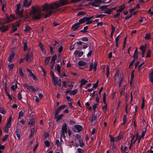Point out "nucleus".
Segmentation results:
<instances>
[{
    "label": "nucleus",
    "instance_id": "f257e3e1",
    "mask_svg": "<svg viewBox=\"0 0 153 153\" xmlns=\"http://www.w3.org/2000/svg\"><path fill=\"white\" fill-rule=\"evenodd\" d=\"M68 4V0H59L58 2H54L49 4L46 3L42 5L43 10L46 13L45 18L50 16L53 12H56L61 9L58 8L59 7Z\"/></svg>",
    "mask_w": 153,
    "mask_h": 153
},
{
    "label": "nucleus",
    "instance_id": "f03ea898",
    "mask_svg": "<svg viewBox=\"0 0 153 153\" xmlns=\"http://www.w3.org/2000/svg\"><path fill=\"white\" fill-rule=\"evenodd\" d=\"M32 11L31 12V15L32 17L35 19H40L41 13L39 7L37 6H32Z\"/></svg>",
    "mask_w": 153,
    "mask_h": 153
},
{
    "label": "nucleus",
    "instance_id": "7ed1b4c3",
    "mask_svg": "<svg viewBox=\"0 0 153 153\" xmlns=\"http://www.w3.org/2000/svg\"><path fill=\"white\" fill-rule=\"evenodd\" d=\"M67 125L66 123H64L62 126V131L61 134V137L65 138V133L67 134Z\"/></svg>",
    "mask_w": 153,
    "mask_h": 153
},
{
    "label": "nucleus",
    "instance_id": "20e7f679",
    "mask_svg": "<svg viewBox=\"0 0 153 153\" xmlns=\"http://www.w3.org/2000/svg\"><path fill=\"white\" fill-rule=\"evenodd\" d=\"M86 1H91L92 0H86ZM102 0H94V1L91 2L90 4L91 5L97 7L99 6V3L102 2Z\"/></svg>",
    "mask_w": 153,
    "mask_h": 153
},
{
    "label": "nucleus",
    "instance_id": "39448f33",
    "mask_svg": "<svg viewBox=\"0 0 153 153\" xmlns=\"http://www.w3.org/2000/svg\"><path fill=\"white\" fill-rule=\"evenodd\" d=\"M20 5L19 4H17V9L16 11V13L18 14L19 16L20 17H22V15L23 12V10H21L20 12L19 11V9L20 8Z\"/></svg>",
    "mask_w": 153,
    "mask_h": 153
},
{
    "label": "nucleus",
    "instance_id": "423d86ee",
    "mask_svg": "<svg viewBox=\"0 0 153 153\" xmlns=\"http://www.w3.org/2000/svg\"><path fill=\"white\" fill-rule=\"evenodd\" d=\"M33 56V54L32 53L27 54L25 56L24 59L27 62H30L32 59Z\"/></svg>",
    "mask_w": 153,
    "mask_h": 153
},
{
    "label": "nucleus",
    "instance_id": "0eeeda50",
    "mask_svg": "<svg viewBox=\"0 0 153 153\" xmlns=\"http://www.w3.org/2000/svg\"><path fill=\"white\" fill-rule=\"evenodd\" d=\"M14 18L15 17L13 16L12 15H10L9 17L7 16L5 23H8L13 21Z\"/></svg>",
    "mask_w": 153,
    "mask_h": 153
},
{
    "label": "nucleus",
    "instance_id": "6e6552de",
    "mask_svg": "<svg viewBox=\"0 0 153 153\" xmlns=\"http://www.w3.org/2000/svg\"><path fill=\"white\" fill-rule=\"evenodd\" d=\"M74 130L76 132H79L81 131L82 129V127L80 125H76L74 126Z\"/></svg>",
    "mask_w": 153,
    "mask_h": 153
},
{
    "label": "nucleus",
    "instance_id": "1a4fd4ad",
    "mask_svg": "<svg viewBox=\"0 0 153 153\" xmlns=\"http://www.w3.org/2000/svg\"><path fill=\"white\" fill-rule=\"evenodd\" d=\"M97 64L96 62L94 63H91L90 64V71H91L92 70H94L95 71L96 69Z\"/></svg>",
    "mask_w": 153,
    "mask_h": 153
},
{
    "label": "nucleus",
    "instance_id": "9d476101",
    "mask_svg": "<svg viewBox=\"0 0 153 153\" xmlns=\"http://www.w3.org/2000/svg\"><path fill=\"white\" fill-rule=\"evenodd\" d=\"M23 3V7H28L31 4V2L28 1L27 0H25Z\"/></svg>",
    "mask_w": 153,
    "mask_h": 153
},
{
    "label": "nucleus",
    "instance_id": "9b49d317",
    "mask_svg": "<svg viewBox=\"0 0 153 153\" xmlns=\"http://www.w3.org/2000/svg\"><path fill=\"white\" fill-rule=\"evenodd\" d=\"M24 86L25 88H26L28 90H30V89L33 91H35V89L33 86H28L26 84H24Z\"/></svg>",
    "mask_w": 153,
    "mask_h": 153
},
{
    "label": "nucleus",
    "instance_id": "f8f14e48",
    "mask_svg": "<svg viewBox=\"0 0 153 153\" xmlns=\"http://www.w3.org/2000/svg\"><path fill=\"white\" fill-rule=\"evenodd\" d=\"M28 125L30 127H32L35 125V120L33 119H31L28 123Z\"/></svg>",
    "mask_w": 153,
    "mask_h": 153
},
{
    "label": "nucleus",
    "instance_id": "ddd939ff",
    "mask_svg": "<svg viewBox=\"0 0 153 153\" xmlns=\"http://www.w3.org/2000/svg\"><path fill=\"white\" fill-rule=\"evenodd\" d=\"M79 22L75 24L71 27V29L74 30H75L79 27Z\"/></svg>",
    "mask_w": 153,
    "mask_h": 153
},
{
    "label": "nucleus",
    "instance_id": "4468645a",
    "mask_svg": "<svg viewBox=\"0 0 153 153\" xmlns=\"http://www.w3.org/2000/svg\"><path fill=\"white\" fill-rule=\"evenodd\" d=\"M8 27L7 26H3L0 27V29L2 32H4L7 30Z\"/></svg>",
    "mask_w": 153,
    "mask_h": 153
},
{
    "label": "nucleus",
    "instance_id": "2eb2a0df",
    "mask_svg": "<svg viewBox=\"0 0 153 153\" xmlns=\"http://www.w3.org/2000/svg\"><path fill=\"white\" fill-rule=\"evenodd\" d=\"M27 71L29 73L30 75L29 76L30 77H32L34 79H35L36 77L34 75V74L29 69H27Z\"/></svg>",
    "mask_w": 153,
    "mask_h": 153
},
{
    "label": "nucleus",
    "instance_id": "dca6fc26",
    "mask_svg": "<svg viewBox=\"0 0 153 153\" xmlns=\"http://www.w3.org/2000/svg\"><path fill=\"white\" fill-rule=\"evenodd\" d=\"M96 116L94 114V115L92 114L90 119V121L92 122H93L96 121Z\"/></svg>",
    "mask_w": 153,
    "mask_h": 153
},
{
    "label": "nucleus",
    "instance_id": "f3484780",
    "mask_svg": "<svg viewBox=\"0 0 153 153\" xmlns=\"http://www.w3.org/2000/svg\"><path fill=\"white\" fill-rule=\"evenodd\" d=\"M85 20V21L86 24H88L92 23L93 21H89L88 17H84Z\"/></svg>",
    "mask_w": 153,
    "mask_h": 153
},
{
    "label": "nucleus",
    "instance_id": "a211bd4d",
    "mask_svg": "<svg viewBox=\"0 0 153 153\" xmlns=\"http://www.w3.org/2000/svg\"><path fill=\"white\" fill-rule=\"evenodd\" d=\"M123 137L122 135H120V134L119 135L115 137V142H117L119 140H120Z\"/></svg>",
    "mask_w": 153,
    "mask_h": 153
},
{
    "label": "nucleus",
    "instance_id": "6ab92c4d",
    "mask_svg": "<svg viewBox=\"0 0 153 153\" xmlns=\"http://www.w3.org/2000/svg\"><path fill=\"white\" fill-rule=\"evenodd\" d=\"M61 68V66L59 64L57 65L55 67V69L58 71L59 74H60Z\"/></svg>",
    "mask_w": 153,
    "mask_h": 153
},
{
    "label": "nucleus",
    "instance_id": "aec40b11",
    "mask_svg": "<svg viewBox=\"0 0 153 153\" xmlns=\"http://www.w3.org/2000/svg\"><path fill=\"white\" fill-rule=\"evenodd\" d=\"M109 137L110 138V141L112 143L113 147V149H114V138L111 135H109Z\"/></svg>",
    "mask_w": 153,
    "mask_h": 153
},
{
    "label": "nucleus",
    "instance_id": "412c9836",
    "mask_svg": "<svg viewBox=\"0 0 153 153\" xmlns=\"http://www.w3.org/2000/svg\"><path fill=\"white\" fill-rule=\"evenodd\" d=\"M53 85L55 86H56V85H58L59 87H60L61 85V80L60 79H59L56 82H53Z\"/></svg>",
    "mask_w": 153,
    "mask_h": 153
},
{
    "label": "nucleus",
    "instance_id": "4be33fe9",
    "mask_svg": "<svg viewBox=\"0 0 153 153\" xmlns=\"http://www.w3.org/2000/svg\"><path fill=\"white\" fill-rule=\"evenodd\" d=\"M24 46V50L26 51L27 48V42L26 40H24L23 42Z\"/></svg>",
    "mask_w": 153,
    "mask_h": 153
},
{
    "label": "nucleus",
    "instance_id": "5701e85b",
    "mask_svg": "<svg viewBox=\"0 0 153 153\" xmlns=\"http://www.w3.org/2000/svg\"><path fill=\"white\" fill-rule=\"evenodd\" d=\"M63 116V114H61L58 115V116H55V118L56 119V121L58 122L59 120H60L62 118Z\"/></svg>",
    "mask_w": 153,
    "mask_h": 153
},
{
    "label": "nucleus",
    "instance_id": "b1692460",
    "mask_svg": "<svg viewBox=\"0 0 153 153\" xmlns=\"http://www.w3.org/2000/svg\"><path fill=\"white\" fill-rule=\"evenodd\" d=\"M15 56L14 53H12L10 56L8 60V61L9 62H10L12 61L14 57Z\"/></svg>",
    "mask_w": 153,
    "mask_h": 153
},
{
    "label": "nucleus",
    "instance_id": "393cba45",
    "mask_svg": "<svg viewBox=\"0 0 153 153\" xmlns=\"http://www.w3.org/2000/svg\"><path fill=\"white\" fill-rule=\"evenodd\" d=\"M88 82L87 81L85 80L84 79H82L81 81V85H80V87H82L83 85L85 84L86 83Z\"/></svg>",
    "mask_w": 153,
    "mask_h": 153
},
{
    "label": "nucleus",
    "instance_id": "a878e982",
    "mask_svg": "<svg viewBox=\"0 0 153 153\" xmlns=\"http://www.w3.org/2000/svg\"><path fill=\"white\" fill-rule=\"evenodd\" d=\"M61 110V109L59 107L56 110H55V116H57L58 114H59V112H60Z\"/></svg>",
    "mask_w": 153,
    "mask_h": 153
},
{
    "label": "nucleus",
    "instance_id": "bb28decb",
    "mask_svg": "<svg viewBox=\"0 0 153 153\" xmlns=\"http://www.w3.org/2000/svg\"><path fill=\"white\" fill-rule=\"evenodd\" d=\"M145 38L146 40H149L151 39V37L150 36V33H148L146 34Z\"/></svg>",
    "mask_w": 153,
    "mask_h": 153
},
{
    "label": "nucleus",
    "instance_id": "cd10ccee",
    "mask_svg": "<svg viewBox=\"0 0 153 153\" xmlns=\"http://www.w3.org/2000/svg\"><path fill=\"white\" fill-rule=\"evenodd\" d=\"M25 112V111L24 110H23L19 112V119L22 117L24 114Z\"/></svg>",
    "mask_w": 153,
    "mask_h": 153
},
{
    "label": "nucleus",
    "instance_id": "c85d7f7f",
    "mask_svg": "<svg viewBox=\"0 0 153 153\" xmlns=\"http://www.w3.org/2000/svg\"><path fill=\"white\" fill-rule=\"evenodd\" d=\"M57 58V56L56 54L54 56H53L52 58L51 62L55 63V61Z\"/></svg>",
    "mask_w": 153,
    "mask_h": 153
},
{
    "label": "nucleus",
    "instance_id": "c756f323",
    "mask_svg": "<svg viewBox=\"0 0 153 153\" xmlns=\"http://www.w3.org/2000/svg\"><path fill=\"white\" fill-rule=\"evenodd\" d=\"M125 8V7L123 5L120 7L118 10H117L115 11L117 12H121Z\"/></svg>",
    "mask_w": 153,
    "mask_h": 153
},
{
    "label": "nucleus",
    "instance_id": "7c9ffc66",
    "mask_svg": "<svg viewBox=\"0 0 153 153\" xmlns=\"http://www.w3.org/2000/svg\"><path fill=\"white\" fill-rule=\"evenodd\" d=\"M151 53V50H149L146 52V58H148L150 56V55Z\"/></svg>",
    "mask_w": 153,
    "mask_h": 153
},
{
    "label": "nucleus",
    "instance_id": "2f4dec72",
    "mask_svg": "<svg viewBox=\"0 0 153 153\" xmlns=\"http://www.w3.org/2000/svg\"><path fill=\"white\" fill-rule=\"evenodd\" d=\"M11 126H9L8 125V123H7L6 126L5 127V128L4 129V131L5 132L7 133L8 132L9 128H10Z\"/></svg>",
    "mask_w": 153,
    "mask_h": 153
},
{
    "label": "nucleus",
    "instance_id": "473e14b6",
    "mask_svg": "<svg viewBox=\"0 0 153 153\" xmlns=\"http://www.w3.org/2000/svg\"><path fill=\"white\" fill-rule=\"evenodd\" d=\"M78 64L80 66H83L86 64V63L83 61H80L78 62Z\"/></svg>",
    "mask_w": 153,
    "mask_h": 153
},
{
    "label": "nucleus",
    "instance_id": "72a5a7b5",
    "mask_svg": "<svg viewBox=\"0 0 153 153\" xmlns=\"http://www.w3.org/2000/svg\"><path fill=\"white\" fill-rule=\"evenodd\" d=\"M50 58L49 57H47L45 60V65H47L50 60Z\"/></svg>",
    "mask_w": 153,
    "mask_h": 153
},
{
    "label": "nucleus",
    "instance_id": "f704fd0d",
    "mask_svg": "<svg viewBox=\"0 0 153 153\" xmlns=\"http://www.w3.org/2000/svg\"><path fill=\"white\" fill-rule=\"evenodd\" d=\"M35 131V129L34 128H32L31 129V134L30 136V137H32L33 135L34 134Z\"/></svg>",
    "mask_w": 153,
    "mask_h": 153
},
{
    "label": "nucleus",
    "instance_id": "c9c22d12",
    "mask_svg": "<svg viewBox=\"0 0 153 153\" xmlns=\"http://www.w3.org/2000/svg\"><path fill=\"white\" fill-rule=\"evenodd\" d=\"M12 120V116H10V117L9 119V120L7 122V123H8V126H11V121Z\"/></svg>",
    "mask_w": 153,
    "mask_h": 153
},
{
    "label": "nucleus",
    "instance_id": "e433bc0d",
    "mask_svg": "<svg viewBox=\"0 0 153 153\" xmlns=\"http://www.w3.org/2000/svg\"><path fill=\"white\" fill-rule=\"evenodd\" d=\"M146 46H144L142 45L140 46L139 48V49L142 51L144 50H145L146 51Z\"/></svg>",
    "mask_w": 153,
    "mask_h": 153
},
{
    "label": "nucleus",
    "instance_id": "4c0bfd02",
    "mask_svg": "<svg viewBox=\"0 0 153 153\" xmlns=\"http://www.w3.org/2000/svg\"><path fill=\"white\" fill-rule=\"evenodd\" d=\"M112 31H111V32L110 36H111V37L112 38L113 35V33L114 32V26L112 25Z\"/></svg>",
    "mask_w": 153,
    "mask_h": 153
},
{
    "label": "nucleus",
    "instance_id": "58836bf2",
    "mask_svg": "<svg viewBox=\"0 0 153 153\" xmlns=\"http://www.w3.org/2000/svg\"><path fill=\"white\" fill-rule=\"evenodd\" d=\"M17 28L14 25H13V29L10 31V32L12 33L17 31Z\"/></svg>",
    "mask_w": 153,
    "mask_h": 153
},
{
    "label": "nucleus",
    "instance_id": "ea45409f",
    "mask_svg": "<svg viewBox=\"0 0 153 153\" xmlns=\"http://www.w3.org/2000/svg\"><path fill=\"white\" fill-rule=\"evenodd\" d=\"M14 67V64H11L10 65H9L8 66V68L11 71L13 69Z\"/></svg>",
    "mask_w": 153,
    "mask_h": 153
},
{
    "label": "nucleus",
    "instance_id": "a19ab883",
    "mask_svg": "<svg viewBox=\"0 0 153 153\" xmlns=\"http://www.w3.org/2000/svg\"><path fill=\"white\" fill-rule=\"evenodd\" d=\"M127 121V119H126V115L125 114L123 117V123L124 124Z\"/></svg>",
    "mask_w": 153,
    "mask_h": 153
},
{
    "label": "nucleus",
    "instance_id": "79ce46f5",
    "mask_svg": "<svg viewBox=\"0 0 153 153\" xmlns=\"http://www.w3.org/2000/svg\"><path fill=\"white\" fill-rule=\"evenodd\" d=\"M85 20L84 17H83V18L79 20V24H82V23H84L85 22Z\"/></svg>",
    "mask_w": 153,
    "mask_h": 153
},
{
    "label": "nucleus",
    "instance_id": "37998d69",
    "mask_svg": "<svg viewBox=\"0 0 153 153\" xmlns=\"http://www.w3.org/2000/svg\"><path fill=\"white\" fill-rule=\"evenodd\" d=\"M17 88V85L15 84V85H13L11 87V88L12 90H15Z\"/></svg>",
    "mask_w": 153,
    "mask_h": 153
},
{
    "label": "nucleus",
    "instance_id": "c03bdc74",
    "mask_svg": "<svg viewBox=\"0 0 153 153\" xmlns=\"http://www.w3.org/2000/svg\"><path fill=\"white\" fill-rule=\"evenodd\" d=\"M77 92V90L76 89L73 90L71 92V94L74 95L76 94Z\"/></svg>",
    "mask_w": 153,
    "mask_h": 153
},
{
    "label": "nucleus",
    "instance_id": "a18cd8bd",
    "mask_svg": "<svg viewBox=\"0 0 153 153\" xmlns=\"http://www.w3.org/2000/svg\"><path fill=\"white\" fill-rule=\"evenodd\" d=\"M55 144L57 146H61V143L58 140H56Z\"/></svg>",
    "mask_w": 153,
    "mask_h": 153
},
{
    "label": "nucleus",
    "instance_id": "49530a36",
    "mask_svg": "<svg viewBox=\"0 0 153 153\" xmlns=\"http://www.w3.org/2000/svg\"><path fill=\"white\" fill-rule=\"evenodd\" d=\"M79 146L80 147H82L84 146V144L83 143L82 140L80 139L79 140Z\"/></svg>",
    "mask_w": 153,
    "mask_h": 153
},
{
    "label": "nucleus",
    "instance_id": "de8ad7c7",
    "mask_svg": "<svg viewBox=\"0 0 153 153\" xmlns=\"http://www.w3.org/2000/svg\"><path fill=\"white\" fill-rule=\"evenodd\" d=\"M19 74L20 75L22 76H24L22 70V68H19Z\"/></svg>",
    "mask_w": 153,
    "mask_h": 153
},
{
    "label": "nucleus",
    "instance_id": "09e8293b",
    "mask_svg": "<svg viewBox=\"0 0 153 153\" xmlns=\"http://www.w3.org/2000/svg\"><path fill=\"white\" fill-rule=\"evenodd\" d=\"M146 131V129H145V130L143 131L142 135L140 136V137L141 138H143L145 136Z\"/></svg>",
    "mask_w": 153,
    "mask_h": 153
},
{
    "label": "nucleus",
    "instance_id": "8fccbe9b",
    "mask_svg": "<svg viewBox=\"0 0 153 153\" xmlns=\"http://www.w3.org/2000/svg\"><path fill=\"white\" fill-rule=\"evenodd\" d=\"M31 29V28L29 26H27L26 27L25 29V31L26 32H27L29 31Z\"/></svg>",
    "mask_w": 153,
    "mask_h": 153
},
{
    "label": "nucleus",
    "instance_id": "3c124183",
    "mask_svg": "<svg viewBox=\"0 0 153 153\" xmlns=\"http://www.w3.org/2000/svg\"><path fill=\"white\" fill-rule=\"evenodd\" d=\"M123 78L121 77V79L120 80V82L119 84V86L120 87L121 86L123 82Z\"/></svg>",
    "mask_w": 153,
    "mask_h": 153
},
{
    "label": "nucleus",
    "instance_id": "603ef678",
    "mask_svg": "<svg viewBox=\"0 0 153 153\" xmlns=\"http://www.w3.org/2000/svg\"><path fill=\"white\" fill-rule=\"evenodd\" d=\"M106 69H107V77H108V74L109 73V68L108 66H107L106 67Z\"/></svg>",
    "mask_w": 153,
    "mask_h": 153
},
{
    "label": "nucleus",
    "instance_id": "864d4df0",
    "mask_svg": "<svg viewBox=\"0 0 153 153\" xmlns=\"http://www.w3.org/2000/svg\"><path fill=\"white\" fill-rule=\"evenodd\" d=\"M18 97L19 100H21L22 98V95L20 92H19L18 94Z\"/></svg>",
    "mask_w": 153,
    "mask_h": 153
},
{
    "label": "nucleus",
    "instance_id": "5fc2aeb1",
    "mask_svg": "<svg viewBox=\"0 0 153 153\" xmlns=\"http://www.w3.org/2000/svg\"><path fill=\"white\" fill-rule=\"evenodd\" d=\"M132 16V14L131 13L129 15H128L125 18V19L126 20H127L128 19L130 18Z\"/></svg>",
    "mask_w": 153,
    "mask_h": 153
},
{
    "label": "nucleus",
    "instance_id": "6e6d98bb",
    "mask_svg": "<svg viewBox=\"0 0 153 153\" xmlns=\"http://www.w3.org/2000/svg\"><path fill=\"white\" fill-rule=\"evenodd\" d=\"M8 137V135H5L2 138V140L3 141H5L6 140Z\"/></svg>",
    "mask_w": 153,
    "mask_h": 153
},
{
    "label": "nucleus",
    "instance_id": "4d7b16f0",
    "mask_svg": "<svg viewBox=\"0 0 153 153\" xmlns=\"http://www.w3.org/2000/svg\"><path fill=\"white\" fill-rule=\"evenodd\" d=\"M45 144L46 146L49 147V146L50 143L48 141H45Z\"/></svg>",
    "mask_w": 153,
    "mask_h": 153
},
{
    "label": "nucleus",
    "instance_id": "13d9d810",
    "mask_svg": "<svg viewBox=\"0 0 153 153\" xmlns=\"http://www.w3.org/2000/svg\"><path fill=\"white\" fill-rule=\"evenodd\" d=\"M52 78L53 83L54 82H56L57 81V77H55V76H54Z\"/></svg>",
    "mask_w": 153,
    "mask_h": 153
},
{
    "label": "nucleus",
    "instance_id": "bf43d9fd",
    "mask_svg": "<svg viewBox=\"0 0 153 153\" xmlns=\"http://www.w3.org/2000/svg\"><path fill=\"white\" fill-rule=\"evenodd\" d=\"M82 40L84 42H86L88 41V39L87 37H84L82 38Z\"/></svg>",
    "mask_w": 153,
    "mask_h": 153
},
{
    "label": "nucleus",
    "instance_id": "052dcab7",
    "mask_svg": "<svg viewBox=\"0 0 153 153\" xmlns=\"http://www.w3.org/2000/svg\"><path fill=\"white\" fill-rule=\"evenodd\" d=\"M104 105L103 106L102 108V109H106L107 108V104L105 102H104Z\"/></svg>",
    "mask_w": 153,
    "mask_h": 153
},
{
    "label": "nucleus",
    "instance_id": "680f3d73",
    "mask_svg": "<svg viewBox=\"0 0 153 153\" xmlns=\"http://www.w3.org/2000/svg\"><path fill=\"white\" fill-rule=\"evenodd\" d=\"M39 46L40 48L41 49V50L43 51V46L41 43L40 42L39 43Z\"/></svg>",
    "mask_w": 153,
    "mask_h": 153
},
{
    "label": "nucleus",
    "instance_id": "e2e57ef3",
    "mask_svg": "<svg viewBox=\"0 0 153 153\" xmlns=\"http://www.w3.org/2000/svg\"><path fill=\"white\" fill-rule=\"evenodd\" d=\"M66 107V105H63L59 106L61 110L63 109L64 108H65Z\"/></svg>",
    "mask_w": 153,
    "mask_h": 153
},
{
    "label": "nucleus",
    "instance_id": "0e129e2a",
    "mask_svg": "<svg viewBox=\"0 0 153 153\" xmlns=\"http://www.w3.org/2000/svg\"><path fill=\"white\" fill-rule=\"evenodd\" d=\"M131 139L130 143H133V141L135 137V136H134V135L132 134L131 136Z\"/></svg>",
    "mask_w": 153,
    "mask_h": 153
},
{
    "label": "nucleus",
    "instance_id": "69168bd1",
    "mask_svg": "<svg viewBox=\"0 0 153 153\" xmlns=\"http://www.w3.org/2000/svg\"><path fill=\"white\" fill-rule=\"evenodd\" d=\"M77 151L79 153H83V150L81 149L78 148L77 149Z\"/></svg>",
    "mask_w": 153,
    "mask_h": 153
},
{
    "label": "nucleus",
    "instance_id": "338daca9",
    "mask_svg": "<svg viewBox=\"0 0 153 153\" xmlns=\"http://www.w3.org/2000/svg\"><path fill=\"white\" fill-rule=\"evenodd\" d=\"M127 38V37L126 36L124 38V42H123V47H124V46H125V45L126 44Z\"/></svg>",
    "mask_w": 153,
    "mask_h": 153
},
{
    "label": "nucleus",
    "instance_id": "774afa93",
    "mask_svg": "<svg viewBox=\"0 0 153 153\" xmlns=\"http://www.w3.org/2000/svg\"><path fill=\"white\" fill-rule=\"evenodd\" d=\"M149 80L151 82H153V75L152 76H150V78H149Z\"/></svg>",
    "mask_w": 153,
    "mask_h": 153
}]
</instances>
